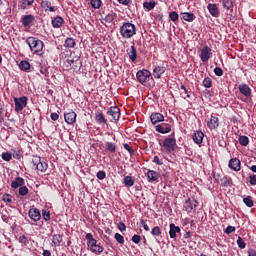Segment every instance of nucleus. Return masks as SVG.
<instances>
[{
    "label": "nucleus",
    "mask_w": 256,
    "mask_h": 256,
    "mask_svg": "<svg viewBox=\"0 0 256 256\" xmlns=\"http://www.w3.org/2000/svg\"><path fill=\"white\" fill-rule=\"evenodd\" d=\"M106 113L112 117L113 123H119V119H121V109H119V107L112 106Z\"/></svg>",
    "instance_id": "obj_8"
},
{
    "label": "nucleus",
    "mask_w": 256,
    "mask_h": 256,
    "mask_svg": "<svg viewBox=\"0 0 256 256\" xmlns=\"http://www.w3.org/2000/svg\"><path fill=\"white\" fill-rule=\"evenodd\" d=\"M96 177L100 181H103V179H105V177H107V173H105V171H103V170H100L97 172Z\"/></svg>",
    "instance_id": "obj_52"
},
{
    "label": "nucleus",
    "mask_w": 256,
    "mask_h": 256,
    "mask_svg": "<svg viewBox=\"0 0 256 256\" xmlns=\"http://www.w3.org/2000/svg\"><path fill=\"white\" fill-rule=\"evenodd\" d=\"M118 229H119V231H121V232L127 231V226H125V223L120 222V223L118 224Z\"/></svg>",
    "instance_id": "obj_61"
},
{
    "label": "nucleus",
    "mask_w": 256,
    "mask_h": 256,
    "mask_svg": "<svg viewBox=\"0 0 256 256\" xmlns=\"http://www.w3.org/2000/svg\"><path fill=\"white\" fill-rule=\"evenodd\" d=\"M249 179H250L249 180L250 185L255 186L256 185V174L250 175Z\"/></svg>",
    "instance_id": "obj_60"
},
{
    "label": "nucleus",
    "mask_w": 256,
    "mask_h": 256,
    "mask_svg": "<svg viewBox=\"0 0 256 256\" xmlns=\"http://www.w3.org/2000/svg\"><path fill=\"white\" fill-rule=\"evenodd\" d=\"M221 182V187H231L233 185V180L231 177L224 176L223 178L220 179Z\"/></svg>",
    "instance_id": "obj_34"
},
{
    "label": "nucleus",
    "mask_w": 256,
    "mask_h": 256,
    "mask_svg": "<svg viewBox=\"0 0 256 256\" xmlns=\"http://www.w3.org/2000/svg\"><path fill=\"white\" fill-rule=\"evenodd\" d=\"M50 118L52 119V121H58L59 120V114L54 112L50 115Z\"/></svg>",
    "instance_id": "obj_63"
},
{
    "label": "nucleus",
    "mask_w": 256,
    "mask_h": 256,
    "mask_svg": "<svg viewBox=\"0 0 256 256\" xmlns=\"http://www.w3.org/2000/svg\"><path fill=\"white\" fill-rule=\"evenodd\" d=\"M124 185L125 187H133L135 185V179L131 176L124 177Z\"/></svg>",
    "instance_id": "obj_38"
},
{
    "label": "nucleus",
    "mask_w": 256,
    "mask_h": 256,
    "mask_svg": "<svg viewBox=\"0 0 256 256\" xmlns=\"http://www.w3.org/2000/svg\"><path fill=\"white\" fill-rule=\"evenodd\" d=\"M42 218L44 219V221H51V212L43 209L42 210Z\"/></svg>",
    "instance_id": "obj_49"
},
{
    "label": "nucleus",
    "mask_w": 256,
    "mask_h": 256,
    "mask_svg": "<svg viewBox=\"0 0 256 256\" xmlns=\"http://www.w3.org/2000/svg\"><path fill=\"white\" fill-rule=\"evenodd\" d=\"M2 201H4V203H13V196H11V194H4Z\"/></svg>",
    "instance_id": "obj_51"
},
{
    "label": "nucleus",
    "mask_w": 256,
    "mask_h": 256,
    "mask_svg": "<svg viewBox=\"0 0 256 256\" xmlns=\"http://www.w3.org/2000/svg\"><path fill=\"white\" fill-rule=\"evenodd\" d=\"M167 71L165 66H156L153 69L152 75L154 79H161V75Z\"/></svg>",
    "instance_id": "obj_22"
},
{
    "label": "nucleus",
    "mask_w": 256,
    "mask_h": 256,
    "mask_svg": "<svg viewBox=\"0 0 256 256\" xmlns=\"http://www.w3.org/2000/svg\"><path fill=\"white\" fill-rule=\"evenodd\" d=\"M222 5L227 11H233V0H222Z\"/></svg>",
    "instance_id": "obj_39"
},
{
    "label": "nucleus",
    "mask_w": 256,
    "mask_h": 256,
    "mask_svg": "<svg viewBox=\"0 0 256 256\" xmlns=\"http://www.w3.org/2000/svg\"><path fill=\"white\" fill-rule=\"evenodd\" d=\"M32 165L33 169H36V171H40L41 173H45L49 167L45 162L41 161V156H33Z\"/></svg>",
    "instance_id": "obj_6"
},
{
    "label": "nucleus",
    "mask_w": 256,
    "mask_h": 256,
    "mask_svg": "<svg viewBox=\"0 0 256 256\" xmlns=\"http://www.w3.org/2000/svg\"><path fill=\"white\" fill-rule=\"evenodd\" d=\"M214 73L217 77H223V69L221 67H216Z\"/></svg>",
    "instance_id": "obj_57"
},
{
    "label": "nucleus",
    "mask_w": 256,
    "mask_h": 256,
    "mask_svg": "<svg viewBox=\"0 0 256 256\" xmlns=\"http://www.w3.org/2000/svg\"><path fill=\"white\" fill-rule=\"evenodd\" d=\"M105 146L108 153H115L117 151V144H115L114 142H106Z\"/></svg>",
    "instance_id": "obj_35"
},
{
    "label": "nucleus",
    "mask_w": 256,
    "mask_h": 256,
    "mask_svg": "<svg viewBox=\"0 0 256 256\" xmlns=\"http://www.w3.org/2000/svg\"><path fill=\"white\" fill-rule=\"evenodd\" d=\"M19 69L20 71H25V73L31 72V64L27 60H22L19 63Z\"/></svg>",
    "instance_id": "obj_30"
},
{
    "label": "nucleus",
    "mask_w": 256,
    "mask_h": 256,
    "mask_svg": "<svg viewBox=\"0 0 256 256\" xmlns=\"http://www.w3.org/2000/svg\"><path fill=\"white\" fill-rule=\"evenodd\" d=\"M120 35L122 39H131L137 35V26L133 21L123 22L120 26Z\"/></svg>",
    "instance_id": "obj_1"
},
{
    "label": "nucleus",
    "mask_w": 256,
    "mask_h": 256,
    "mask_svg": "<svg viewBox=\"0 0 256 256\" xmlns=\"http://www.w3.org/2000/svg\"><path fill=\"white\" fill-rule=\"evenodd\" d=\"M63 236L61 234H54L52 236V247H61Z\"/></svg>",
    "instance_id": "obj_32"
},
{
    "label": "nucleus",
    "mask_w": 256,
    "mask_h": 256,
    "mask_svg": "<svg viewBox=\"0 0 256 256\" xmlns=\"http://www.w3.org/2000/svg\"><path fill=\"white\" fill-rule=\"evenodd\" d=\"M136 79L138 83H141V85H145V83H149L153 77H151V72L147 69L139 70L136 73Z\"/></svg>",
    "instance_id": "obj_4"
},
{
    "label": "nucleus",
    "mask_w": 256,
    "mask_h": 256,
    "mask_svg": "<svg viewBox=\"0 0 256 256\" xmlns=\"http://www.w3.org/2000/svg\"><path fill=\"white\" fill-rule=\"evenodd\" d=\"M64 121L67 123V125H74L77 121V113L75 111L71 110L68 113L64 114Z\"/></svg>",
    "instance_id": "obj_13"
},
{
    "label": "nucleus",
    "mask_w": 256,
    "mask_h": 256,
    "mask_svg": "<svg viewBox=\"0 0 256 256\" xmlns=\"http://www.w3.org/2000/svg\"><path fill=\"white\" fill-rule=\"evenodd\" d=\"M114 19H117V14L115 12H109L105 16L104 21H106V23H113Z\"/></svg>",
    "instance_id": "obj_37"
},
{
    "label": "nucleus",
    "mask_w": 256,
    "mask_h": 256,
    "mask_svg": "<svg viewBox=\"0 0 256 256\" xmlns=\"http://www.w3.org/2000/svg\"><path fill=\"white\" fill-rule=\"evenodd\" d=\"M228 167L232 171H236V172L241 171V160H239L238 158H231L229 160Z\"/></svg>",
    "instance_id": "obj_15"
},
{
    "label": "nucleus",
    "mask_w": 256,
    "mask_h": 256,
    "mask_svg": "<svg viewBox=\"0 0 256 256\" xmlns=\"http://www.w3.org/2000/svg\"><path fill=\"white\" fill-rule=\"evenodd\" d=\"M94 119L96 123H98V125H107V119L105 118V115H103V112L101 111H97L95 113Z\"/></svg>",
    "instance_id": "obj_24"
},
{
    "label": "nucleus",
    "mask_w": 256,
    "mask_h": 256,
    "mask_svg": "<svg viewBox=\"0 0 256 256\" xmlns=\"http://www.w3.org/2000/svg\"><path fill=\"white\" fill-rule=\"evenodd\" d=\"M65 23V20L63 19V17L61 16H56L53 20H52V27H54V29H61V27H63V24Z\"/></svg>",
    "instance_id": "obj_26"
},
{
    "label": "nucleus",
    "mask_w": 256,
    "mask_h": 256,
    "mask_svg": "<svg viewBox=\"0 0 256 256\" xmlns=\"http://www.w3.org/2000/svg\"><path fill=\"white\" fill-rule=\"evenodd\" d=\"M152 163H155V165H163V160L159 158V156H154Z\"/></svg>",
    "instance_id": "obj_58"
},
{
    "label": "nucleus",
    "mask_w": 256,
    "mask_h": 256,
    "mask_svg": "<svg viewBox=\"0 0 256 256\" xmlns=\"http://www.w3.org/2000/svg\"><path fill=\"white\" fill-rule=\"evenodd\" d=\"M177 146V140L175 138H165L162 142V147L165 153H173L175 147Z\"/></svg>",
    "instance_id": "obj_5"
},
{
    "label": "nucleus",
    "mask_w": 256,
    "mask_h": 256,
    "mask_svg": "<svg viewBox=\"0 0 256 256\" xmlns=\"http://www.w3.org/2000/svg\"><path fill=\"white\" fill-rule=\"evenodd\" d=\"M155 1H150V2H144L143 7L146 9V11H153L155 9Z\"/></svg>",
    "instance_id": "obj_40"
},
{
    "label": "nucleus",
    "mask_w": 256,
    "mask_h": 256,
    "mask_svg": "<svg viewBox=\"0 0 256 256\" xmlns=\"http://www.w3.org/2000/svg\"><path fill=\"white\" fill-rule=\"evenodd\" d=\"M150 121L152 125H157L158 123H163V121H165V116L159 112H154L150 115Z\"/></svg>",
    "instance_id": "obj_17"
},
{
    "label": "nucleus",
    "mask_w": 256,
    "mask_h": 256,
    "mask_svg": "<svg viewBox=\"0 0 256 256\" xmlns=\"http://www.w3.org/2000/svg\"><path fill=\"white\" fill-rule=\"evenodd\" d=\"M169 19L170 21H173V23L177 24V21H179V13H177L176 11L170 12Z\"/></svg>",
    "instance_id": "obj_43"
},
{
    "label": "nucleus",
    "mask_w": 256,
    "mask_h": 256,
    "mask_svg": "<svg viewBox=\"0 0 256 256\" xmlns=\"http://www.w3.org/2000/svg\"><path fill=\"white\" fill-rule=\"evenodd\" d=\"M66 63L72 67V69L77 70V69H81V67H83V63L81 62V57L79 56H74L73 58H68L66 60Z\"/></svg>",
    "instance_id": "obj_10"
},
{
    "label": "nucleus",
    "mask_w": 256,
    "mask_h": 256,
    "mask_svg": "<svg viewBox=\"0 0 256 256\" xmlns=\"http://www.w3.org/2000/svg\"><path fill=\"white\" fill-rule=\"evenodd\" d=\"M131 241H133L136 245H139L141 243V236L140 235H133Z\"/></svg>",
    "instance_id": "obj_56"
},
{
    "label": "nucleus",
    "mask_w": 256,
    "mask_h": 256,
    "mask_svg": "<svg viewBox=\"0 0 256 256\" xmlns=\"http://www.w3.org/2000/svg\"><path fill=\"white\" fill-rule=\"evenodd\" d=\"M19 243H22L23 245H27L29 243V240L27 239V236L22 235L19 237Z\"/></svg>",
    "instance_id": "obj_59"
},
{
    "label": "nucleus",
    "mask_w": 256,
    "mask_h": 256,
    "mask_svg": "<svg viewBox=\"0 0 256 256\" xmlns=\"http://www.w3.org/2000/svg\"><path fill=\"white\" fill-rule=\"evenodd\" d=\"M85 239L87 241V247H89V249H90V251H92V253H95L96 255H101V253H103V251H105V248H103V246H101V244H97V240H95V238H93V234L87 233L85 235Z\"/></svg>",
    "instance_id": "obj_2"
},
{
    "label": "nucleus",
    "mask_w": 256,
    "mask_h": 256,
    "mask_svg": "<svg viewBox=\"0 0 256 256\" xmlns=\"http://www.w3.org/2000/svg\"><path fill=\"white\" fill-rule=\"evenodd\" d=\"M172 122H163L161 124H158L155 126V130L157 131V133H161L162 135H165L167 133H171V129L173 127V125L171 124Z\"/></svg>",
    "instance_id": "obj_9"
},
{
    "label": "nucleus",
    "mask_w": 256,
    "mask_h": 256,
    "mask_svg": "<svg viewBox=\"0 0 256 256\" xmlns=\"http://www.w3.org/2000/svg\"><path fill=\"white\" fill-rule=\"evenodd\" d=\"M169 227L170 239H176L177 234L181 233V228L179 226H176L174 223H170Z\"/></svg>",
    "instance_id": "obj_23"
},
{
    "label": "nucleus",
    "mask_w": 256,
    "mask_h": 256,
    "mask_svg": "<svg viewBox=\"0 0 256 256\" xmlns=\"http://www.w3.org/2000/svg\"><path fill=\"white\" fill-rule=\"evenodd\" d=\"M207 9L212 17H218L220 15L219 7H217V4H208Z\"/></svg>",
    "instance_id": "obj_29"
},
{
    "label": "nucleus",
    "mask_w": 256,
    "mask_h": 256,
    "mask_svg": "<svg viewBox=\"0 0 256 256\" xmlns=\"http://www.w3.org/2000/svg\"><path fill=\"white\" fill-rule=\"evenodd\" d=\"M238 141L242 147H247V145H249V137L247 136H240Z\"/></svg>",
    "instance_id": "obj_45"
},
{
    "label": "nucleus",
    "mask_w": 256,
    "mask_h": 256,
    "mask_svg": "<svg viewBox=\"0 0 256 256\" xmlns=\"http://www.w3.org/2000/svg\"><path fill=\"white\" fill-rule=\"evenodd\" d=\"M27 45L30 47L32 53H41L45 44L37 37H28L26 40Z\"/></svg>",
    "instance_id": "obj_3"
},
{
    "label": "nucleus",
    "mask_w": 256,
    "mask_h": 256,
    "mask_svg": "<svg viewBox=\"0 0 256 256\" xmlns=\"http://www.w3.org/2000/svg\"><path fill=\"white\" fill-rule=\"evenodd\" d=\"M238 89H239V92L242 95H244V97H247V98L251 97V88L249 87V85L241 84L239 85Z\"/></svg>",
    "instance_id": "obj_25"
},
{
    "label": "nucleus",
    "mask_w": 256,
    "mask_h": 256,
    "mask_svg": "<svg viewBox=\"0 0 256 256\" xmlns=\"http://www.w3.org/2000/svg\"><path fill=\"white\" fill-rule=\"evenodd\" d=\"M21 23L23 27H33L35 24V16L28 14L22 17Z\"/></svg>",
    "instance_id": "obj_14"
},
{
    "label": "nucleus",
    "mask_w": 256,
    "mask_h": 256,
    "mask_svg": "<svg viewBox=\"0 0 256 256\" xmlns=\"http://www.w3.org/2000/svg\"><path fill=\"white\" fill-rule=\"evenodd\" d=\"M248 256H256V251H255V249H249V250H248Z\"/></svg>",
    "instance_id": "obj_64"
},
{
    "label": "nucleus",
    "mask_w": 256,
    "mask_h": 256,
    "mask_svg": "<svg viewBox=\"0 0 256 256\" xmlns=\"http://www.w3.org/2000/svg\"><path fill=\"white\" fill-rule=\"evenodd\" d=\"M236 228L234 226H227V228L224 230V233L226 235H231V233H235Z\"/></svg>",
    "instance_id": "obj_53"
},
{
    "label": "nucleus",
    "mask_w": 256,
    "mask_h": 256,
    "mask_svg": "<svg viewBox=\"0 0 256 256\" xmlns=\"http://www.w3.org/2000/svg\"><path fill=\"white\" fill-rule=\"evenodd\" d=\"M28 217H30L32 221L37 223V221H41V211H39V209L37 208H30V210L28 211Z\"/></svg>",
    "instance_id": "obj_16"
},
{
    "label": "nucleus",
    "mask_w": 256,
    "mask_h": 256,
    "mask_svg": "<svg viewBox=\"0 0 256 256\" xmlns=\"http://www.w3.org/2000/svg\"><path fill=\"white\" fill-rule=\"evenodd\" d=\"M148 183H158L159 182V174L155 170H148L146 173Z\"/></svg>",
    "instance_id": "obj_20"
},
{
    "label": "nucleus",
    "mask_w": 256,
    "mask_h": 256,
    "mask_svg": "<svg viewBox=\"0 0 256 256\" xmlns=\"http://www.w3.org/2000/svg\"><path fill=\"white\" fill-rule=\"evenodd\" d=\"M114 239H116L117 243H119L120 245H123V243H125V238L119 233H116L114 235Z\"/></svg>",
    "instance_id": "obj_50"
},
{
    "label": "nucleus",
    "mask_w": 256,
    "mask_h": 256,
    "mask_svg": "<svg viewBox=\"0 0 256 256\" xmlns=\"http://www.w3.org/2000/svg\"><path fill=\"white\" fill-rule=\"evenodd\" d=\"M2 159L3 161H11L12 159L11 153L9 152L2 153Z\"/></svg>",
    "instance_id": "obj_55"
},
{
    "label": "nucleus",
    "mask_w": 256,
    "mask_h": 256,
    "mask_svg": "<svg viewBox=\"0 0 256 256\" xmlns=\"http://www.w3.org/2000/svg\"><path fill=\"white\" fill-rule=\"evenodd\" d=\"M243 203L246 205V207H253L254 203H253V198L251 196H247L245 198H243Z\"/></svg>",
    "instance_id": "obj_46"
},
{
    "label": "nucleus",
    "mask_w": 256,
    "mask_h": 256,
    "mask_svg": "<svg viewBox=\"0 0 256 256\" xmlns=\"http://www.w3.org/2000/svg\"><path fill=\"white\" fill-rule=\"evenodd\" d=\"M77 45L74 38H66L64 42V47H67L68 49H73Z\"/></svg>",
    "instance_id": "obj_36"
},
{
    "label": "nucleus",
    "mask_w": 256,
    "mask_h": 256,
    "mask_svg": "<svg viewBox=\"0 0 256 256\" xmlns=\"http://www.w3.org/2000/svg\"><path fill=\"white\" fill-rule=\"evenodd\" d=\"M127 53L132 63H135V61H137V49L135 48V45H132L130 49L127 50Z\"/></svg>",
    "instance_id": "obj_31"
},
{
    "label": "nucleus",
    "mask_w": 256,
    "mask_h": 256,
    "mask_svg": "<svg viewBox=\"0 0 256 256\" xmlns=\"http://www.w3.org/2000/svg\"><path fill=\"white\" fill-rule=\"evenodd\" d=\"M204 137H205V134L203 133V131L196 130L192 134V139L194 143H196V145H201V143H203Z\"/></svg>",
    "instance_id": "obj_19"
},
{
    "label": "nucleus",
    "mask_w": 256,
    "mask_h": 256,
    "mask_svg": "<svg viewBox=\"0 0 256 256\" xmlns=\"http://www.w3.org/2000/svg\"><path fill=\"white\" fill-rule=\"evenodd\" d=\"M207 127L210 130L218 129L219 127V118L215 115H211L210 120L207 122Z\"/></svg>",
    "instance_id": "obj_18"
},
{
    "label": "nucleus",
    "mask_w": 256,
    "mask_h": 256,
    "mask_svg": "<svg viewBox=\"0 0 256 256\" xmlns=\"http://www.w3.org/2000/svg\"><path fill=\"white\" fill-rule=\"evenodd\" d=\"M181 17H182L183 21H187L188 23H193V21H195V19H197V16H195L191 12H182Z\"/></svg>",
    "instance_id": "obj_28"
},
{
    "label": "nucleus",
    "mask_w": 256,
    "mask_h": 256,
    "mask_svg": "<svg viewBox=\"0 0 256 256\" xmlns=\"http://www.w3.org/2000/svg\"><path fill=\"white\" fill-rule=\"evenodd\" d=\"M236 243H237L239 249H245L247 247V243H245V240H243V238H241V236L238 237Z\"/></svg>",
    "instance_id": "obj_48"
},
{
    "label": "nucleus",
    "mask_w": 256,
    "mask_h": 256,
    "mask_svg": "<svg viewBox=\"0 0 256 256\" xmlns=\"http://www.w3.org/2000/svg\"><path fill=\"white\" fill-rule=\"evenodd\" d=\"M141 225H142L144 231H150L149 225H147V222L145 220L141 221Z\"/></svg>",
    "instance_id": "obj_62"
},
{
    "label": "nucleus",
    "mask_w": 256,
    "mask_h": 256,
    "mask_svg": "<svg viewBox=\"0 0 256 256\" xmlns=\"http://www.w3.org/2000/svg\"><path fill=\"white\" fill-rule=\"evenodd\" d=\"M203 87H205L206 89H211V87H213V80L209 77H206L203 82Z\"/></svg>",
    "instance_id": "obj_42"
},
{
    "label": "nucleus",
    "mask_w": 256,
    "mask_h": 256,
    "mask_svg": "<svg viewBox=\"0 0 256 256\" xmlns=\"http://www.w3.org/2000/svg\"><path fill=\"white\" fill-rule=\"evenodd\" d=\"M150 233L152 237H161V233H162L161 227L159 226L153 227Z\"/></svg>",
    "instance_id": "obj_41"
},
{
    "label": "nucleus",
    "mask_w": 256,
    "mask_h": 256,
    "mask_svg": "<svg viewBox=\"0 0 256 256\" xmlns=\"http://www.w3.org/2000/svg\"><path fill=\"white\" fill-rule=\"evenodd\" d=\"M23 185H25V179L22 177H17L11 182L12 189H20V187H23Z\"/></svg>",
    "instance_id": "obj_27"
},
{
    "label": "nucleus",
    "mask_w": 256,
    "mask_h": 256,
    "mask_svg": "<svg viewBox=\"0 0 256 256\" xmlns=\"http://www.w3.org/2000/svg\"><path fill=\"white\" fill-rule=\"evenodd\" d=\"M19 195L21 197H25L28 195L29 193V188H27V186H25V184L19 188V191H18Z\"/></svg>",
    "instance_id": "obj_47"
},
{
    "label": "nucleus",
    "mask_w": 256,
    "mask_h": 256,
    "mask_svg": "<svg viewBox=\"0 0 256 256\" xmlns=\"http://www.w3.org/2000/svg\"><path fill=\"white\" fill-rule=\"evenodd\" d=\"M199 202L197 200L188 198L184 203V209L187 213H193Z\"/></svg>",
    "instance_id": "obj_11"
},
{
    "label": "nucleus",
    "mask_w": 256,
    "mask_h": 256,
    "mask_svg": "<svg viewBox=\"0 0 256 256\" xmlns=\"http://www.w3.org/2000/svg\"><path fill=\"white\" fill-rule=\"evenodd\" d=\"M90 5L92 9H100L103 2L101 0H90Z\"/></svg>",
    "instance_id": "obj_44"
},
{
    "label": "nucleus",
    "mask_w": 256,
    "mask_h": 256,
    "mask_svg": "<svg viewBox=\"0 0 256 256\" xmlns=\"http://www.w3.org/2000/svg\"><path fill=\"white\" fill-rule=\"evenodd\" d=\"M27 101L29 99L26 96L20 97V98H14V105H15V111L16 113H20L25 107H27Z\"/></svg>",
    "instance_id": "obj_7"
},
{
    "label": "nucleus",
    "mask_w": 256,
    "mask_h": 256,
    "mask_svg": "<svg viewBox=\"0 0 256 256\" xmlns=\"http://www.w3.org/2000/svg\"><path fill=\"white\" fill-rule=\"evenodd\" d=\"M35 3V0H20V9H30L31 6Z\"/></svg>",
    "instance_id": "obj_33"
},
{
    "label": "nucleus",
    "mask_w": 256,
    "mask_h": 256,
    "mask_svg": "<svg viewBox=\"0 0 256 256\" xmlns=\"http://www.w3.org/2000/svg\"><path fill=\"white\" fill-rule=\"evenodd\" d=\"M211 55H213V52H211L209 46H204L200 53V59L202 63H207V61L211 59Z\"/></svg>",
    "instance_id": "obj_12"
},
{
    "label": "nucleus",
    "mask_w": 256,
    "mask_h": 256,
    "mask_svg": "<svg viewBox=\"0 0 256 256\" xmlns=\"http://www.w3.org/2000/svg\"><path fill=\"white\" fill-rule=\"evenodd\" d=\"M123 147L126 151H128V153H130V155H133L135 153V150L131 148L128 143H124Z\"/></svg>",
    "instance_id": "obj_54"
},
{
    "label": "nucleus",
    "mask_w": 256,
    "mask_h": 256,
    "mask_svg": "<svg viewBox=\"0 0 256 256\" xmlns=\"http://www.w3.org/2000/svg\"><path fill=\"white\" fill-rule=\"evenodd\" d=\"M40 7L44 9V11H50L51 13H55L57 11V6H51V1L42 0L40 2Z\"/></svg>",
    "instance_id": "obj_21"
}]
</instances>
